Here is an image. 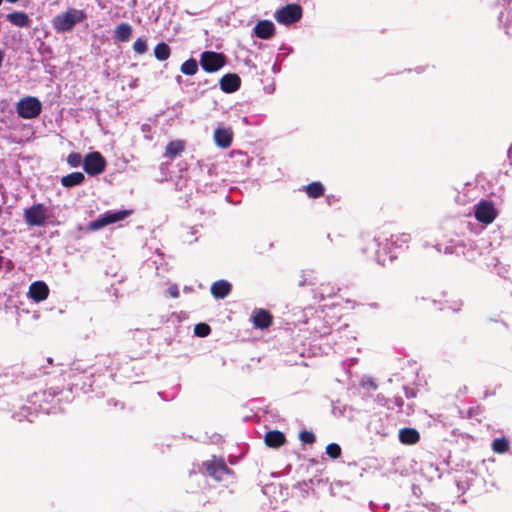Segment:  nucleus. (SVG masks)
Masks as SVG:
<instances>
[{
	"mask_svg": "<svg viewBox=\"0 0 512 512\" xmlns=\"http://www.w3.org/2000/svg\"><path fill=\"white\" fill-rule=\"evenodd\" d=\"M241 79L237 74L228 73L219 82L220 88L225 93H233L240 87Z\"/></svg>",
	"mask_w": 512,
	"mask_h": 512,
	"instance_id": "nucleus-12",
	"label": "nucleus"
},
{
	"mask_svg": "<svg viewBox=\"0 0 512 512\" xmlns=\"http://www.w3.org/2000/svg\"><path fill=\"white\" fill-rule=\"evenodd\" d=\"M232 285L226 280H218L211 286V294L216 299H224L231 292Z\"/></svg>",
	"mask_w": 512,
	"mask_h": 512,
	"instance_id": "nucleus-14",
	"label": "nucleus"
},
{
	"mask_svg": "<svg viewBox=\"0 0 512 512\" xmlns=\"http://www.w3.org/2000/svg\"><path fill=\"white\" fill-rule=\"evenodd\" d=\"M399 440L403 444L413 445L420 440V434L414 428H403L399 431Z\"/></svg>",
	"mask_w": 512,
	"mask_h": 512,
	"instance_id": "nucleus-17",
	"label": "nucleus"
},
{
	"mask_svg": "<svg viewBox=\"0 0 512 512\" xmlns=\"http://www.w3.org/2000/svg\"><path fill=\"white\" fill-rule=\"evenodd\" d=\"M203 465L205 466L207 474L217 481L223 480L224 475L230 473L229 468L223 460L207 461L203 463Z\"/></svg>",
	"mask_w": 512,
	"mask_h": 512,
	"instance_id": "nucleus-10",
	"label": "nucleus"
},
{
	"mask_svg": "<svg viewBox=\"0 0 512 512\" xmlns=\"http://www.w3.org/2000/svg\"><path fill=\"white\" fill-rule=\"evenodd\" d=\"M507 156H508V158L510 159V161L512 163V145L509 147V149L507 151Z\"/></svg>",
	"mask_w": 512,
	"mask_h": 512,
	"instance_id": "nucleus-38",
	"label": "nucleus"
},
{
	"mask_svg": "<svg viewBox=\"0 0 512 512\" xmlns=\"http://www.w3.org/2000/svg\"><path fill=\"white\" fill-rule=\"evenodd\" d=\"M321 296L324 298V290L321 291Z\"/></svg>",
	"mask_w": 512,
	"mask_h": 512,
	"instance_id": "nucleus-42",
	"label": "nucleus"
},
{
	"mask_svg": "<svg viewBox=\"0 0 512 512\" xmlns=\"http://www.w3.org/2000/svg\"><path fill=\"white\" fill-rule=\"evenodd\" d=\"M214 141L217 146L227 148L232 142V132L230 129L217 128L214 132Z\"/></svg>",
	"mask_w": 512,
	"mask_h": 512,
	"instance_id": "nucleus-15",
	"label": "nucleus"
},
{
	"mask_svg": "<svg viewBox=\"0 0 512 512\" xmlns=\"http://www.w3.org/2000/svg\"><path fill=\"white\" fill-rule=\"evenodd\" d=\"M16 111L23 119H33L41 113L42 104L36 97L27 96L18 101Z\"/></svg>",
	"mask_w": 512,
	"mask_h": 512,
	"instance_id": "nucleus-3",
	"label": "nucleus"
},
{
	"mask_svg": "<svg viewBox=\"0 0 512 512\" xmlns=\"http://www.w3.org/2000/svg\"><path fill=\"white\" fill-rule=\"evenodd\" d=\"M299 438L303 443H306V444H312L315 442V435L310 431L300 432Z\"/></svg>",
	"mask_w": 512,
	"mask_h": 512,
	"instance_id": "nucleus-32",
	"label": "nucleus"
},
{
	"mask_svg": "<svg viewBox=\"0 0 512 512\" xmlns=\"http://www.w3.org/2000/svg\"><path fill=\"white\" fill-rule=\"evenodd\" d=\"M361 386L366 389L376 390L377 384L372 378H365L361 381Z\"/></svg>",
	"mask_w": 512,
	"mask_h": 512,
	"instance_id": "nucleus-33",
	"label": "nucleus"
},
{
	"mask_svg": "<svg viewBox=\"0 0 512 512\" xmlns=\"http://www.w3.org/2000/svg\"><path fill=\"white\" fill-rule=\"evenodd\" d=\"M333 294H334V292H329V293L327 294V296H331V295H333Z\"/></svg>",
	"mask_w": 512,
	"mask_h": 512,
	"instance_id": "nucleus-43",
	"label": "nucleus"
},
{
	"mask_svg": "<svg viewBox=\"0 0 512 512\" xmlns=\"http://www.w3.org/2000/svg\"><path fill=\"white\" fill-rule=\"evenodd\" d=\"M410 239L411 237L407 233L395 234L390 237L384 234L373 238L367 237L363 239L361 251L379 265L385 266L396 258L394 249L401 248Z\"/></svg>",
	"mask_w": 512,
	"mask_h": 512,
	"instance_id": "nucleus-1",
	"label": "nucleus"
},
{
	"mask_svg": "<svg viewBox=\"0 0 512 512\" xmlns=\"http://www.w3.org/2000/svg\"><path fill=\"white\" fill-rule=\"evenodd\" d=\"M105 167L106 161L99 152L89 153L83 160V169L91 176L102 173L105 170Z\"/></svg>",
	"mask_w": 512,
	"mask_h": 512,
	"instance_id": "nucleus-8",
	"label": "nucleus"
},
{
	"mask_svg": "<svg viewBox=\"0 0 512 512\" xmlns=\"http://www.w3.org/2000/svg\"><path fill=\"white\" fill-rule=\"evenodd\" d=\"M85 18L86 14L82 10L71 8L64 13L56 15L52 20V24L57 32L63 33L71 31L76 24L82 22Z\"/></svg>",
	"mask_w": 512,
	"mask_h": 512,
	"instance_id": "nucleus-2",
	"label": "nucleus"
},
{
	"mask_svg": "<svg viewBox=\"0 0 512 512\" xmlns=\"http://www.w3.org/2000/svg\"><path fill=\"white\" fill-rule=\"evenodd\" d=\"M304 190L310 198H318L324 193V187L320 182H313L305 186Z\"/></svg>",
	"mask_w": 512,
	"mask_h": 512,
	"instance_id": "nucleus-24",
	"label": "nucleus"
},
{
	"mask_svg": "<svg viewBox=\"0 0 512 512\" xmlns=\"http://www.w3.org/2000/svg\"><path fill=\"white\" fill-rule=\"evenodd\" d=\"M83 160L81 154L76 152L70 153L67 157V163L74 168L80 166Z\"/></svg>",
	"mask_w": 512,
	"mask_h": 512,
	"instance_id": "nucleus-31",
	"label": "nucleus"
},
{
	"mask_svg": "<svg viewBox=\"0 0 512 512\" xmlns=\"http://www.w3.org/2000/svg\"><path fill=\"white\" fill-rule=\"evenodd\" d=\"M4 52L0 50V67L2 66L3 60H4Z\"/></svg>",
	"mask_w": 512,
	"mask_h": 512,
	"instance_id": "nucleus-39",
	"label": "nucleus"
},
{
	"mask_svg": "<svg viewBox=\"0 0 512 512\" xmlns=\"http://www.w3.org/2000/svg\"><path fill=\"white\" fill-rule=\"evenodd\" d=\"M168 293L171 297L173 298H178L179 297V289H178V286L176 284H172L170 285V287L168 288Z\"/></svg>",
	"mask_w": 512,
	"mask_h": 512,
	"instance_id": "nucleus-34",
	"label": "nucleus"
},
{
	"mask_svg": "<svg viewBox=\"0 0 512 512\" xmlns=\"http://www.w3.org/2000/svg\"><path fill=\"white\" fill-rule=\"evenodd\" d=\"M274 17L280 24L290 25L299 21L302 17V8L298 4H288L278 9Z\"/></svg>",
	"mask_w": 512,
	"mask_h": 512,
	"instance_id": "nucleus-5",
	"label": "nucleus"
},
{
	"mask_svg": "<svg viewBox=\"0 0 512 512\" xmlns=\"http://www.w3.org/2000/svg\"><path fill=\"white\" fill-rule=\"evenodd\" d=\"M394 404H395V406H396V407H398L399 409H401V408H402V406H403V400H402V398H401V397H395V398H394Z\"/></svg>",
	"mask_w": 512,
	"mask_h": 512,
	"instance_id": "nucleus-36",
	"label": "nucleus"
},
{
	"mask_svg": "<svg viewBox=\"0 0 512 512\" xmlns=\"http://www.w3.org/2000/svg\"><path fill=\"white\" fill-rule=\"evenodd\" d=\"M198 71V63L195 59L191 58L187 61H185L181 65V72L185 75H194Z\"/></svg>",
	"mask_w": 512,
	"mask_h": 512,
	"instance_id": "nucleus-25",
	"label": "nucleus"
},
{
	"mask_svg": "<svg viewBox=\"0 0 512 512\" xmlns=\"http://www.w3.org/2000/svg\"><path fill=\"white\" fill-rule=\"evenodd\" d=\"M200 64L206 72H216L224 66L225 57L217 52L205 51L201 54Z\"/></svg>",
	"mask_w": 512,
	"mask_h": 512,
	"instance_id": "nucleus-9",
	"label": "nucleus"
},
{
	"mask_svg": "<svg viewBox=\"0 0 512 512\" xmlns=\"http://www.w3.org/2000/svg\"><path fill=\"white\" fill-rule=\"evenodd\" d=\"M253 323L257 328H267L272 323V317L266 310L259 309L253 313Z\"/></svg>",
	"mask_w": 512,
	"mask_h": 512,
	"instance_id": "nucleus-16",
	"label": "nucleus"
},
{
	"mask_svg": "<svg viewBox=\"0 0 512 512\" xmlns=\"http://www.w3.org/2000/svg\"><path fill=\"white\" fill-rule=\"evenodd\" d=\"M24 219L30 226L42 227L47 221V209L43 204H35L25 209Z\"/></svg>",
	"mask_w": 512,
	"mask_h": 512,
	"instance_id": "nucleus-7",
	"label": "nucleus"
},
{
	"mask_svg": "<svg viewBox=\"0 0 512 512\" xmlns=\"http://www.w3.org/2000/svg\"><path fill=\"white\" fill-rule=\"evenodd\" d=\"M6 1H7V2H9V3H16V2H18L19 0H6Z\"/></svg>",
	"mask_w": 512,
	"mask_h": 512,
	"instance_id": "nucleus-40",
	"label": "nucleus"
},
{
	"mask_svg": "<svg viewBox=\"0 0 512 512\" xmlns=\"http://www.w3.org/2000/svg\"><path fill=\"white\" fill-rule=\"evenodd\" d=\"M404 393L407 398H414L416 397V391L412 388H409L407 386H404Z\"/></svg>",
	"mask_w": 512,
	"mask_h": 512,
	"instance_id": "nucleus-35",
	"label": "nucleus"
},
{
	"mask_svg": "<svg viewBox=\"0 0 512 512\" xmlns=\"http://www.w3.org/2000/svg\"><path fill=\"white\" fill-rule=\"evenodd\" d=\"M185 148L184 142L181 140L171 141L166 146L165 156L171 159L179 156Z\"/></svg>",
	"mask_w": 512,
	"mask_h": 512,
	"instance_id": "nucleus-22",
	"label": "nucleus"
},
{
	"mask_svg": "<svg viewBox=\"0 0 512 512\" xmlns=\"http://www.w3.org/2000/svg\"><path fill=\"white\" fill-rule=\"evenodd\" d=\"M492 449L496 453H505L509 450V441L505 438H496L492 442Z\"/></svg>",
	"mask_w": 512,
	"mask_h": 512,
	"instance_id": "nucleus-26",
	"label": "nucleus"
},
{
	"mask_svg": "<svg viewBox=\"0 0 512 512\" xmlns=\"http://www.w3.org/2000/svg\"><path fill=\"white\" fill-rule=\"evenodd\" d=\"M133 50L137 54H144L148 50L147 40L144 37H139L133 44Z\"/></svg>",
	"mask_w": 512,
	"mask_h": 512,
	"instance_id": "nucleus-28",
	"label": "nucleus"
},
{
	"mask_svg": "<svg viewBox=\"0 0 512 512\" xmlns=\"http://www.w3.org/2000/svg\"><path fill=\"white\" fill-rule=\"evenodd\" d=\"M253 32L258 38L270 39L275 34V25L269 20H261L255 25Z\"/></svg>",
	"mask_w": 512,
	"mask_h": 512,
	"instance_id": "nucleus-13",
	"label": "nucleus"
},
{
	"mask_svg": "<svg viewBox=\"0 0 512 512\" xmlns=\"http://www.w3.org/2000/svg\"><path fill=\"white\" fill-rule=\"evenodd\" d=\"M474 216L480 223L489 225L497 217V210L492 202L482 200L474 206Z\"/></svg>",
	"mask_w": 512,
	"mask_h": 512,
	"instance_id": "nucleus-6",
	"label": "nucleus"
},
{
	"mask_svg": "<svg viewBox=\"0 0 512 512\" xmlns=\"http://www.w3.org/2000/svg\"><path fill=\"white\" fill-rule=\"evenodd\" d=\"M314 274L313 270L303 271L298 286L303 287L305 285H314L316 283V277Z\"/></svg>",
	"mask_w": 512,
	"mask_h": 512,
	"instance_id": "nucleus-27",
	"label": "nucleus"
},
{
	"mask_svg": "<svg viewBox=\"0 0 512 512\" xmlns=\"http://www.w3.org/2000/svg\"><path fill=\"white\" fill-rule=\"evenodd\" d=\"M211 328L206 323H199L195 325L194 333L198 337H206L210 334Z\"/></svg>",
	"mask_w": 512,
	"mask_h": 512,
	"instance_id": "nucleus-29",
	"label": "nucleus"
},
{
	"mask_svg": "<svg viewBox=\"0 0 512 512\" xmlns=\"http://www.w3.org/2000/svg\"><path fill=\"white\" fill-rule=\"evenodd\" d=\"M3 0H0V5L2 4Z\"/></svg>",
	"mask_w": 512,
	"mask_h": 512,
	"instance_id": "nucleus-44",
	"label": "nucleus"
},
{
	"mask_svg": "<svg viewBox=\"0 0 512 512\" xmlns=\"http://www.w3.org/2000/svg\"><path fill=\"white\" fill-rule=\"evenodd\" d=\"M47 362L51 364V363H52V359H51V358H48V359H47Z\"/></svg>",
	"mask_w": 512,
	"mask_h": 512,
	"instance_id": "nucleus-41",
	"label": "nucleus"
},
{
	"mask_svg": "<svg viewBox=\"0 0 512 512\" xmlns=\"http://www.w3.org/2000/svg\"><path fill=\"white\" fill-rule=\"evenodd\" d=\"M171 49L168 44L161 42L154 48V56L159 61H165L170 57Z\"/></svg>",
	"mask_w": 512,
	"mask_h": 512,
	"instance_id": "nucleus-23",
	"label": "nucleus"
},
{
	"mask_svg": "<svg viewBox=\"0 0 512 512\" xmlns=\"http://www.w3.org/2000/svg\"><path fill=\"white\" fill-rule=\"evenodd\" d=\"M326 454L333 459H337L341 455V447L336 443H330L326 447Z\"/></svg>",
	"mask_w": 512,
	"mask_h": 512,
	"instance_id": "nucleus-30",
	"label": "nucleus"
},
{
	"mask_svg": "<svg viewBox=\"0 0 512 512\" xmlns=\"http://www.w3.org/2000/svg\"><path fill=\"white\" fill-rule=\"evenodd\" d=\"M285 442V436L282 432L274 430L265 435V443L269 447L277 448Z\"/></svg>",
	"mask_w": 512,
	"mask_h": 512,
	"instance_id": "nucleus-21",
	"label": "nucleus"
},
{
	"mask_svg": "<svg viewBox=\"0 0 512 512\" xmlns=\"http://www.w3.org/2000/svg\"><path fill=\"white\" fill-rule=\"evenodd\" d=\"M29 297L35 302L45 300L49 295V288L43 281L33 282L29 287Z\"/></svg>",
	"mask_w": 512,
	"mask_h": 512,
	"instance_id": "nucleus-11",
	"label": "nucleus"
},
{
	"mask_svg": "<svg viewBox=\"0 0 512 512\" xmlns=\"http://www.w3.org/2000/svg\"><path fill=\"white\" fill-rule=\"evenodd\" d=\"M132 26L128 23H120L114 30V38L120 42L128 41L132 36Z\"/></svg>",
	"mask_w": 512,
	"mask_h": 512,
	"instance_id": "nucleus-19",
	"label": "nucleus"
},
{
	"mask_svg": "<svg viewBox=\"0 0 512 512\" xmlns=\"http://www.w3.org/2000/svg\"><path fill=\"white\" fill-rule=\"evenodd\" d=\"M85 180V176L81 172H73L66 176H63L61 179L62 186L66 188H71L77 185H80Z\"/></svg>",
	"mask_w": 512,
	"mask_h": 512,
	"instance_id": "nucleus-20",
	"label": "nucleus"
},
{
	"mask_svg": "<svg viewBox=\"0 0 512 512\" xmlns=\"http://www.w3.org/2000/svg\"><path fill=\"white\" fill-rule=\"evenodd\" d=\"M461 306H462V302L459 301V302H456L452 307L451 309L454 311V312H457L461 309Z\"/></svg>",
	"mask_w": 512,
	"mask_h": 512,
	"instance_id": "nucleus-37",
	"label": "nucleus"
},
{
	"mask_svg": "<svg viewBox=\"0 0 512 512\" xmlns=\"http://www.w3.org/2000/svg\"><path fill=\"white\" fill-rule=\"evenodd\" d=\"M7 20L16 27H28L31 23L29 16L22 11H15L7 15Z\"/></svg>",
	"mask_w": 512,
	"mask_h": 512,
	"instance_id": "nucleus-18",
	"label": "nucleus"
},
{
	"mask_svg": "<svg viewBox=\"0 0 512 512\" xmlns=\"http://www.w3.org/2000/svg\"><path fill=\"white\" fill-rule=\"evenodd\" d=\"M130 213L131 211L128 210L106 211L105 213L101 214L97 219L90 222L89 230L97 231L107 225L122 221L126 217H128Z\"/></svg>",
	"mask_w": 512,
	"mask_h": 512,
	"instance_id": "nucleus-4",
	"label": "nucleus"
}]
</instances>
